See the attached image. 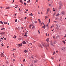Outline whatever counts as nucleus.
I'll return each mask as SVG.
<instances>
[{"label":"nucleus","mask_w":66,"mask_h":66,"mask_svg":"<svg viewBox=\"0 0 66 66\" xmlns=\"http://www.w3.org/2000/svg\"><path fill=\"white\" fill-rule=\"evenodd\" d=\"M43 46L45 47H49V44H46L45 43H43L42 44Z\"/></svg>","instance_id":"nucleus-1"},{"label":"nucleus","mask_w":66,"mask_h":66,"mask_svg":"<svg viewBox=\"0 0 66 66\" xmlns=\"http://www.w3.org/2000/svg\"><path fill=\"white\" fill-rule=\"evenodd\" d=\"M62 50H63L64 51H66V47H63L61 48Z\"/></svg>","instance_id":"nucleus-2"},{"label":"nucleus","mask_w":66,"mask_h":66,"mask_svg":"<svg viewBox=\"0 0 66 66\" xmlns=\"http://www.w3.org/2000/svg\"><path fill=\"white\" fill-rule=\"evenodd\" d=\"M61 14L62 15H64L65 14V12L64 11H62L61 12Z\"/></svg>","instance_id":"nucleus-3"},{"label":"nucleus","mask_w":66,"mask_h":66,"mask_svg":"<svg viewBox=\"0 0 66 66\" xmlns=\"http://www.w3.org/2000/svg\"><path fill=\"white\" fill-rule=\"evenodd\" d=\"M50 11V8H48L47 10V12H46V14H48V12H49V11Z\"/></svg>","instance_id":"nucleus-4"},{"label":"nucleus","mask_w":66,"mask_h":66,"mask_svg":"<svg viewBox=\"0 0 66 66\" xmlns=\"http://www.w3.org/2000/svg\"><path fill=\"white\" fill-rule=\"evenodd\" d=\"M50 44H51V45H52V46H53V47H54V45H53L52 44V41H51V42Z\"/></svg>","instance_id":"nucleus-5"},{"label":"nucleus","mask_w":66,"mask_h":66,"mask_svg":"<svg viewBox=\"0 0 66 66\" xmlns=\"http://www.w3.org/2000/svg\"><path fill=\"white\" fill-rule=\"evenodd\" d=\"M1 35H4V34H5V32H2V33H0Z\"/></svg>","instance_id":"nucleus-6"},{"label":"nucleus","mask_w":66,"mask_h":66,"mask_svg":"<svg viewBox=\"0 0 66 66\" xmlns=\"http://www.w3.org/2000/svg\"><path fill=\"white\" fill-rule=\"evenodd\" d=\"M1 57H4V55L3 54V53H2L1 54Z\"/></svg>","instance_id":"nucleus-7"},{"label":"nucleus","mask_w":66,"mask_h":66,"mask_svg":"<svg viewBox=\"0 0 66 66\" xmlns=\"http://www.w3.org/2000/svg\"><path fill=\"white\" fill-rule=\"evenodd\" d=\"M45 24H44V25L43 26H42V28H43V29H45Z\"/></svg>","instance_id":"nucleus-8"},{"label":"nucleus","mask_w":66,"mask_h":66,"mask_svg":"<svg viewBox=\"0 0 66 66\" xmlns=\"http://www.w3.org/2000/svg\"><path fill=\"white\" fill-rule=\"evenodd\" d=\"M18 46L19 47H21V44H18Z\"/></svg>","instance_id":"nucleus-9"},{"label":"nucleus","mask_w":66,"mask_h":66,"mask_svg":"<svg viewBox=\"0 0 66 66\" xmlns=\"http://www.w3.org/2000/svg\"><path fill=\"white\" fill-rule=\"evenodd\" d=\"M34 63H37V60H36L34 61Z\"/></svg>","instance_id":"nucleus-10"},{"label":"nucleus","mask_w":66,"mask_h":66,"mask_svg":"<svg viewBox=\"0 0 66 66\" xmlns=\"http://www.w3.org/2000/svg\"><path fill=\"white\" fill-rule=\"evenodd\" d=\"M23 44H26V42L24 41H23L22 42Z\"/></svg>","instance_id":"nucleus-11"},{"label":"nucleus","mask_w":66,"mask_h":66,"mask_svg":"<svg viewBox=\"0 0 66 66\" xmlns=\"http://www.w3.org/2000/svg\"><path fill=\"white\" fill-rule=\"evenodd\" d=\"M60 15V14H59V13H58L56 15V16H59Z\"/></svg>","instance_id":"nucleus-12"},{"label":"nucleus","mask_w":66,"mask_h":66,"mask_svg":"<svg viewBox=\"0 0 66 66\" xmlns=\"http://www.w3.org/2000/svg\"><path fill=\"white\" fill-rule=\"evenodd\" d=\"M21 3H23V2H22V0H20Z\"/></svg>","instance_id":"nucleus-13"},{"label":"nucleus","mask_w":66,"mask_h":66,"mask_svg":"<svg viewBox=\"0 0 66 66\" xmlns=\"http://www.w3.org/2000/svg\"><path fill=\"white\" fill-rule=\"evenodd\" d=\"M46 41H47V43H48V42H49V39L48 38H47L46 40Z\"/></svg>","instance_id":"nucleus-14"},{"label":"nucleus","mask_w":66,"mask_h":66,"mask_svg":"<svg viewBox=\"0 0 66 66\" xmlns=\"http://www.w3.org/2000/svg\"><path fill=\"white\" fill-rule=\"evenodd\" d=\"M6 9H10V7H6Z\"/></svg>","instance_id":"nucleus-15"},{"label":"nucleus","mask_w":66,"mask_h":66,"mask_svg":"<svg viewBox=\"0 0 66 66\" xmlns=\"http://www.w3.org/2000/svg\"><path fill=\"white\" fill-rule=\"evenodd\" d=\"M56 14V12H55L53 14V15L54 16V15H55Z\"/></svg>","instance_id":"nucleus-16"},{"label":"nucleus","mask_w":66,"mask_h":66,"mask_svg":"<svg viewBox=\"0 0 66 66\" xmlns=\"http://www.w3.org/2000/svg\"><path fill=\"white\" fill-rule=\"evenodd\" d=\"M54 44H55H55H56V41H54Z\"/></svg>","instance_id":"nucleus-17"},{"label":"nucleus","mask_w":66,"mask_h":66,"mask_svg":"<svg viewBox=\"0 0 66 66\" xmlns=\"http://www.w3.org/2000/svg\"><path fill=\"white\" fill-rule=\"evenodd\" d=\"M38 21H39V22L40 23V22H41V21H40V19H38Z\"/></svg>","instance_id":"nucleus-18"},{"label":"nucleus","mask_w":66,"mask_h":66,"mask_svg":"<svg viewBox=\"0 0 66 66\" xmlns=\"http://www.w3.org/2000/svg\"><path fill=\"white\" fill-rule=\"evenodd\" d=\"M59 9V10H60V9H61V6H60Z\"/></svg>","instance_id":"nucleus-19"},{"label":"nucleus","mask_w":66,"mask_h":66,"mask_svg":"<svg viewBox=\"0 0 66 66\" xmlns=\"http://www.w3.org/2000/svg\"><path fill=\"white\" fill-rule=\"evenodd\" d=\"M47 35H48V36H49V34H46V36H47Z\"/></svg>","instance_id":"nucleus-20"},{"label":"nucleus","mask_w":66,"mask_h":66,"mask_svg":"<svg viewBox=\"0 0 66 66\" xmlns=\"http://www.w3.org/2000/svg\"><path fill=\"white\" fill-rule=\"evenodd\" d=\"M0 22L2 24H3V22L2 21H0Z\"/></svg>","instance_id":"nucleus-21"},{"label":"nucleus","mask_w":66,"mask_h":66,"mask_svg":"<svg viewBox=\"0 0 66 66\" xmlns=\"http://www.w3.org/2000/svg\"><path fill=\"white\" fill-rule=\"evenodd\" d=\"M34 28H35V27L34 26H33L32 28V29H34Z\"/></svg>","instance_id":"nucleus-22"},{"label":"nucleus","mask_w":66,"mask_h":66,"mask_svg":"<svg viewBox=\"0 0 66 66\" xmlns=\"http://www.w3.org/2000/svg\"><path fill=\"white\" fill-rule=\"evenodd\" d=\"M62 42H63L64 44H65V41H63Z\"/></svg>","instance_id":"nucleus-23"},{"label":"nucleus","mask_w":66,"mask_h":66,"mask_svg":"<svg viewBox=\"0 0 66 66\" xmlns=\"http://www.w3.org/2000/svg\"><path fill=\"white\" fill-rule=\"evenodd\" d=\"M27 33H28L27 32H26V33H25V35H27Z\"/></svg>","instance_id":"nucleus-24"},{"label":"nucleus","mask_w":66,"mask_h":66,"mask_svg":"<svg viewBox=\"0 0 66 66\" xmlns=\"http://www.w3.org/2000/svg\"><path fill=\"white\" fill-rule=\"evenodd\" d=\"M15 22H17V19H15Z\"/></svg>","instance_id":"nucleus-25"},{"label":"nucleus","mask_w":66,"mask_h":66,"mask_svg":"<svg viewBox=\"0 0 66 66\" xmlns=\"http://www.w3.org/2000/svg\"><path fill=\"white\" fill-rule=\"evenodd\" d=\"M4 24H7V22H4Z\"/></svg>","instance_id":"nucleus-26"},{"label":"nucleus","mask_w":66,"mask_h":66,"mask_svg":"<svg viewBox=\"0 0 66 66\" xmlns=\"http://www.w3.org/2000/svg\"><path fill=\"white\" fill-rule=\"evenodd\" d=\"M14 36L15 37H13V38H16V36Z\"/></svg>","instance_id":"nucleus-27"},{"label":"nucleus","mask_w":66,"mask_h":66,"mask_svg":"<svg viewBox=\"0 0 66 66\" xmlns=\"http://www.w3.org/2000/svg\"><path fill=\"white\" fill-rule=\"evenodd\" d=\"M50 19H49V20H48V21H49L48 23H50Z\"/></svg>","instance_id":"nucleus-28"},{"label":"nucleus","mask_w":66,"mask_h":66,"mask_svg":"<svg viewBox=\"0 0 66 66\" xmlns=\"http://www.w3.org/2000/svg\"><path fill=\"white\" fill-rule=\"evenodd\" d=\"M24 52H25V53H26V52H27V50L24 51Z\"/></svg>","instance_id":"nucleus-29"},{"label":"nucleus","mask_w":66,"mask_h":66,"mask_svg":"<svg viewBox=\"0 0 66 66\" xmlns=\"http://www.w3.org/2000/svg\"><path fill=\"white\" fill-rule=\"evenodd\" d=\"M42 24H43V22H42V23H40V24H41L40 26H42Z\"/></svg>","instance_id":"nucleus-30"},{"label":"nucleus","mask_w":66,"mask_h":66,"mask_svg":"<svg viewBox=\"0 0 66 66\" xmlns=\"http://www.w3.org/2000/svg\"><path fill=\"white\" fill-rule=\"evenodd\" d=\"M24 4L25 5H26V3H24Z\"/></svg>","instance_id":"nucleus-31"},{"label":"nucleus","mask_w":66,"mask_h":66,"mask_svg":"<svg viewBox=\"0 0 66 66\" xmlns=\"http://www.w3.org/2000/svg\"><path fill=\"white\" fill-rule=\"evenodd\" d=\"M37 21H36L35 22V23H37Z\"/></svg>","instance_id":"nucleus-32"},{"label":"nucleus","mask_w":66,"mask_h":66,"mask_svg":"<svg viewBox=\"0 0 66 66\" xmlns=\"http://www.w3.org/2000/svg\"><path fill=\"white\" fill-rule=\"evenodd\" d=\"M24 36H26V37H27V35H24Z\"/></svg>","instance_id":"nucleus-33"},{"label":"nucleus","mask_w":66,"mask_h":66,"mask_svg":"<svg viewBox=\"0 0 66 66\" xmlns=\"http://www.w3.org/2000/svg\"><path fill=\"white\" fill-rule=\"evenodd\" d=\"M16 50V49H13L12 51H14V50Z\"/></svg>","instance_id":"nucleus-34"},{"label":"nucleus","mask_w":66,"mask_h":66,"mask_svg":"<svg viewBox=\"0 0 66 66\" xmlns=\"http://www.w3.org/2000/svg\"><path fill=\"white\" fill-rule=\"evenodd\" d=\"M48 26V24H47V25H46L45 26V27H47Z\"/></svg>","instance_id":"nucleus-35"},{"label":"nucleus","mask_w":66,"mask_h":66,"mask_svg":"<svg viewBox=\"0 0 66 66\" xmlns=\"http://www.w3.org/2000/svg\"><path fill=\"white\" fill-rule=\"evenodd\" d=\"M30 66H33V63H32L31 65H30Z\"/></svg>","instance_id":"nucleus-36"},{"label":"nucleus","mask_w":66,"mask_h":66,"mask_svg":"<svg viewBox=\"0 0 66 66\" xmlns=\"http://www.w3.org/2000/svg\"><path fill=\"white\" fill-rule=\"evenodd\" d=\"M32 25H30L29 26V27H32Z\"/></svg>","instance_id":"nucleus-37"},{"label":"nucleus","mask_w":66,"mask_h":66,"mask_svg":"<svg viewBox=\"0 0 66 66\" xmlns=\"http://www.w3.org/2000/svg\"><path fill=\"white\" fill-rule=\"evenodd\" d=\"M48 18V17L46 16H45V19H46V18Z\"/></svg>","instance_id":"nucleus-38"},{"label":"nucleus","mask_w":66,"mask_h":66,"mask_svg":"<svg viewBox=\"0 0 66 66\" xmlns=\"http://www.w3.org/2000/svg\"><path fill=\"white\" fill-rule=\"evenodd\" d=\"M57 19H58V18H56L55 19V20H56Z\"/></svg>","instance_id":"nucleus-39"},{"label":"nucleus","mask_w":66,"mask_h":66,"mask_svg":"<svg viewBox=\"0 0 66 66\" xmlns=\"http://www.w3.org/2000/svg\"><path fill=\"white\" fill-rule=\"evenodd\" d=\"M4 39L5 40H6V38H4Z\"/></svg>","instance_id":"nucleus-40"},{"label":"nucleus","mask_w":66,"mask_h":66,"mask_svg":"<svg viewBox=\"0 0 66 66\" xmlns=\"http://www.w3.org/2000/svg\"><path fill=\"white\" fill-rule=\"evenodd\" d=\"M26 11H28V10H25Z\"/></svg>","instance_id":"nucleus-41"},{"label":"nucleus","mask_w":66,"mask_h":66,"mask_svg":"<svg viewBox=\"0 0 66 66\" xmlns=\"http://www.w3.org/2000/svg\"><path fill=\"white\" fill-rule=\"evenodd\" d=\"M29 15H31V16H33V14H31H31H30Z\"/></svg>","instance_id":"nucleus-42"},{"label":"nucleus","mask_w":66,"mask_h":66,"mask_svg":"<svg viewBox=\"0 0 66 66\" xmlns=\"http://www.w3.org/2000/svg\"><path fill=\"white\" fill-rule=\"evenodd\" d=\"M14 0H13V2H12V3H13V2H14Z\"/></svg>","instance_id":"nucleus-43"},{"label":"nucleus","mask_w":66,"mask_h":66,"mask_svg":"<svg viewBox=\"0 0 66 66\" xmlns=\"http://www.w3.org/2000/svg\"><path fill=\"white\" fill-rule=\"evenodd\" d=\"M6 64H8L7 62H6Z\"/></svg>","instance_id":"nucleus-44"},{"label":"nucleus","mask_w":66,"mask_h":66,"mask_svg":"<svg viewBox=\"0 0 66 66\" xmlns=\"http://www.w3.org/2000/svg\"><path fill=\"white\" fill-rule=\"evenodd\" d=\"M53 53L54 54H55V52H54Z\"/></svg>","instance_id":"nucleus-45"},{"label":"nucleus","mask_w":66,"mask_h":66,"mask_svg":"<svg viewBox=\"0 0 66 66\" xmlns=\"http://www.w3.org/2000/svg\"><path fill=\"white\" fill-rule=\"evenodd\" d=\"M1 45H2V46H3V44H1Z\"/></svg>","instance_id":"nucleus-46"},{"label":"nucleus","mask_w":66,"mask_h":66,"mask_svg":"<svg viewBox=\"0 0 66 66\" xmlns=\"http://www.w3.org/2000/svg\"><path fill=\"white\" fill-rule=\"evenodd\" d=\"M25 59H24V60H23V62H25Z\"/></svg>","instance_id":"nucleus-47"},{"label":"nucleus","mask_w":66,"mask_h":66,"mask_svg":"<svg viewBox=\"0 0 66 66\" xmlns=\"http://www.w3.org/2000/svg\"><path fill=\"white\" fill-rule=\"evenodd\" d=\"M7 48H9V46H7Z\"/></svg>","instance_id":"nucleus-48"},{"label":"nucleus","mask_w":66,"mask_h":66,"mask_svg":"<svg viewBox=\"0 0 66 66\" xmlns=\"http://www.w3.org/2000/svg\"><path fill=\"white\" fill-rule=\"evenodd\" d=\"M27 18V17H25V18H24V19H26Z\"/></svg>","instance_id":"nucleus-49"},{"label":"nucleus","mask_w":66,"mask_h":66,"mask_svg":"<svg viewBox=\"0 0 66 66\" xmlns=\"http://www.w3.org/2000/svg\"><path fill=\"white\" fill-rule=\"evenodd\" d=\"M13 62H14V61H15V59H13Z\"/></svg>","instance_id":"nucleus-50"},{"label":"nucleus","mask_w":66,"mask_h":66,"mask_svg":"<svg viewBox=\"0 0 66 66\" xmlns=\"http://www.w3.org/2000/svg\"><path fill=\"white\" fill-rule=\"evenodd\" d=\"M38 32H39V34L40 33V32H39V30H38Z\"/></svg>","instance_id":"nucleus-51"},{"label":"nucleus","mask_w":66,"mask_h":66,"mask_svg":"<svg viewBox=\"0 0 66 66\" xmlns=\"http://www.w3.org/2000/svg\"><path fill=\"white\" fill-rule=\"evenodd\" d=\"M43 25H44V23H43Z\"/></svg>","instance_id":"nucleus-52"},{"label":"nucleus","mask_w":66,"mask_h":66,"mask_svg":"<svg viewBox=\"0 0 66 66\" xmlns=\"http://www.w3.org/2000/svg\"><path fill=\"white\" fill-rule=\"evenodd\" d=\"M3 30H5V28H3Z\"/></svg>","instance_id":"nucleus-53"},{"label":"nucleus","mask_w":66,"mask_h":66,"mask_svg":"<svg viewBox=\"0 0 66 66\" xmlns=\"http://www.w3.org/2000/svg\"><path fill=\"white\" fill-rule=\"evenodd\" d=\"M66 37V34L65 35V36H64V37Z\"/></svg>","instance_id":"nucleus-54"},{"label":"nucleus","mask_w":66,"mask_h":66,"mask_svg":"<svg viewBox=\"0 0 66 66\" xmlns=\"http://www.w3.org/2000/svg\"><path fill=\"white\" fill-rule=\"evenodd\" d=\"M40 47H42V45H40Z\"/></svg>","instance_id":"nucleus-55"},{"label":"nucleus","mask_w":66,"mask_h":66,"mask_svg":"<svg viewBox=\"0 0 66 66\" xmlns=\"http://www.w3.org/2000/svg\"><path fill=\"white\" fill-rule=\"evenodd\" d=\"M13 55H14V56L15 55H14V54H13Z\"/></svg>","instance_id":"nucleus-56"},{"label":"nucleus","mask_w":66,"mask_h":66,"mask_svg":"<svg viewBox=\"0 0 66 66\" xmlns=\"http://www.w3.org/2000/svg\"><path fill=\"white\" fill-rule=\"evenodd\" d=\"M38 0H36V2H38Z\"/></svg>","instance_id":"nucleus-57"},{"label":"nucleus","mask_w":66,"mask_h":66,"mask_svg":"<svg viewBox=\"0 0 66 66\" xmlns=\"http://www.w3.org/2000/svg\"><path fill=\"white\" fill-rule=\"evenodd\" d=\"M1 30H3V28H2V29H1Z\"/></svg>","instance_id":"nucleus-58"},{"label":"nucleus","mask_w":66,"mask_h":66,"mask_svg":"<svg viewBox=\"0 0 66 66\" xmlns=\"http://www.w3.org/2000/svg\"><path fill=\"white\" fill-rule=\"evenodd\" d=\"M19 10L20 11V9H19Z\"/></svg>","instance_id":"nucleus-59"},{"label":"nucleus","mask_w":66,"mask_h":66,"mask_svg":"<svg viewBox=\"0 0 66 66\" xmlns=\"http://www.w3.org/2000/svg\"><path fill=\"white\" fill-rule=\"evenodd\" d=\"M16 7H18V6L17 5V6H16Z\"/></svg>","instance_id":"nucleus-60"},{"label":"nucleus","mask_w":66,"mask_h":66,"mask_svg":"<svg viewBox=\"0 0 66 66\" xmlns=\"http://www.w3.org/2000/svg\"><path fill=\"white\" fill-rule=\"evenodd\" d=\"M49 6H51V4H50L49 5Z\"/></svg>","instance_id":"nucleus-61"},{"label":"nucleus","mask_w":66,"mask_h":66,"mask_svg":"<svg viewBox=\"0 0 66 66\" xmlns=\"http://www.w3.org/2000/svg\"><path fill=\"white\" fill-rule=\"evenodd\" d=\"M2 7H1V9H2Z\"/></svg>","instance_id":"nucleus-62"},{"label":"nucleus","mask_w":66,"mask_h":66,"mask_svg":"<svg viewBox=\"0 0 66 66\" xmlns=\"http://www.w3.org/2000/svg\"><path fill=\"white\" fill-rule=\"evenodd\" d=\"M53 11L54 12V11H55V10H53Z\"/></svg>","instance_id":"nucleus-63"},{"label":"nucleus","mask_w":66,"mask_h":66,"mask_svg":"<svg viewBox=\"0 0 66 66\" xmlns=\"http://www.w3.org/2000/svg\"><path fill=\"white\" fill-rule=\"evenodd\" d=\"M21 66H23V65H22Z\"/></svg>","instance_id":"nucleus-64"}]
</instances>
